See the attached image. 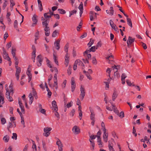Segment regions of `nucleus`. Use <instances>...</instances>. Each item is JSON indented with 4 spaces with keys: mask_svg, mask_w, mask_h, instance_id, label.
I'll list each match as a JSON object with an SVG mask.
<instances>
[{
    "mask_svg": "<svg viewBox=\"0 0 151 151\" xmlns=\"http://www.w3.org/2000/svg\"><path fill=\"white\" fill-rule=\"evenodd\" d=\"M48 24H47V23H43V24H42L43 27H45L44 29V30L45 32V35L47 37L49 36L50 34V27L48 26Z\"/></svg>",
    "mask_w": 151,
    "mask_h": 151,
    "instance_id": "obj_1",
    "label": "nucleus"
},
{
    "mask_svg": "<svg viewBox=\"0 0 151 151\" xmlns=\"http://www.w3.org/2000/svg\"><path fill=\"white\" fill-rule=\"evenodd\" d=\"M52 129V128L51 127H47L45 128L44 129V131L45 133L43 134V135L46 137H48L50 134V133L49 132Z\"/></svg>",
    "mask_w": 151,
    "mask_h": 151,
    "instance_id": "obj_2",
    "label": "nucleus"
},
{
    "mask_svg": "<svg viewBox=\"0 0 151 151\" xmlns=\"http://www.w3.org/2000/svg\"><path fill=\"white\" fill-rule=\"evenodd\" d=\"M79 63V65H81L84 67V65L82 63V62L80 60H76L75 61L74 64L73 65V69L74 70H75L77 69V65L78 63Z\"/></svg>",
    "mask_w": 151,
    "mask_h": 151,
    "instance_id": "obj_3",
    "label": "nucleus"
},
{
    "mask_svg": "<svg viewBox=\"0 0 151 151\" xmlns=\"http://www.w3.org/2000/svg\"><path fill=\"white\" fill-rule=\"evenodd\" d=\"M81 94L80 95V97L81 100H83L85 95V90L84 88L81 86L80 88Z\"/></svg>",
    "mask_w": 151,
    "mask_h": 151,
    "instance_id": "obj_4",
    "label": "nucleus"
},
{
    "mask_svg": "<svg viewBox=\"0 0 151 151\" xmlns=\"http://www.w3.org/2000/svg\"><path fill=\"white\" fill-rule=\"evenodd\" d=\"M37 66L38 67L41 66L43 61V59H42V55H40L37 56Z\"/></svg>",
    "mask_w": 151,
    "mask_h": 151,
    "instance_id": "obj_5",
    "label": "nucleus"
},
{
    "mask_svg": "<svg viewBox=\"0 0 151 151\" xmlns=\"http://www.w3.org/2000/svg\"><path fill=\"white\" fill-rule=\"evenodd\" d=\"M135 40L134 38H132L131 37L129 36L128 40L127 41V44L128 47H130V45L134 42Z\"/></svg>",
    "mask_w": 151,
    "mask_h": 151,
    "instance_id": "obj_6",
    "label": "nucleus"
},
{
    "mask_svg": "<svg viewBox=\"0 0 151 151\" xmlns=\"http://www.w3.org/2000/svg\"><path fill=\"white\" fill-rule=\"evenodd\" d=\"M56 144L58 146L59 150V151H63V145L60 140L58 139L57 141Z\"/></svg>",
    "mask_w": 151,
    "mask_h": 151,
    "instance_id": "obj_7",
    "label": "nucleus"
},
{
    "mask_svg": "<svg viewBox=\"0 0 151 151\" xmlns=\"http://www.w3.org/2000/svg\"><path fill=\"white\" fill-rule=\"evenodd\" d=\"M111 69V68H108L106 70V72L108 74H107V76L109 77V78H108L107 80H106L107 81V82H108L109 83H110V82L111 80L114 79H112V78L110 76V73Z\"/></svg>",
    "mask_w": 151,
    "mask_h": 151,
    "instance_id": "obj_8",
    "label": "nucleus"
},
{
    "mask_svg": "<svg viewBox=\"0 0 151 151\" xmlns=\"http://www.w3.org/2000/svg\"><path fill=\"white\" fill-rule=\"evenodd\" d=\"M44 18L45 19V21L42 22V24H43V23L49 24L50 22V16H49V15H47V14L46 13H44Z\"/></svg>",
    "mask_w": 151,
    "mask_h": 151,
    "instance_id": "obj_9",
    "label": "nucleus"
},
{
    "mask_svg": "<svg viewBox=\"0 0 151 151\" xmlns=\"http://www.w3.org/2000/svg\"><path fill=\"white\" fill-rule=\"evenodd\" d=\"M72 130L75 134H78L80 132V129L78 128L77 126H75L73 128Z\"/></svg>",
    "mask_w": 151,
    "mask_h": 151,
    "instance_id": "obj_10",
    "label": "nucleus"
},
{
    "mask_svg": "<svg viewBox=\"0 0 151 151\" xmlns=\"http://www.w3.org/2000/svg\"><path fill=\"white\" fill-rule=\"evenodd\" d=\"M52 104L55 111H58V107L56 101L55 100H53L52 102Z\"/></svg>",
    "mask_w": 151,
    "mask_h": 151,
    "instance_id": "obj_11",
    "label": "nucleus"
},
{
    "mask_svg": "<svg viewBox=\"0 0 151 151\" xmlns=\"http://www.w3.org/2000/svg\"><path fill=\"white\" fill-rule=\"evenodd\" d=\"M60 40H58L55 41L54 43L55 45V47L56 49L57 50H59L60 48Z\"/></svg>",
    "mask_w": 151,
    "mask_h": 151,
    "instance_id": "obj_12",
    "label": "nucleus"
},
{
    "mask_svg": "<svg viewBox=\"0 0 151 151\" xmlns=\"http://www.w3.org/2000/svg\"><path fill=\"white\" fill-rule=\"evenodd\" d=\"M97 142L98 143V145H99V147L101 148L103 147L102 145V143L101 141V138L100 137V136H97Z\"/></svg>",
    "mask_w": 151,
    "mask_h": 151,
    "instance_id": "obj_13",
    "label": "nucleus"
},
{
    "mask_svg": "<svg viewBox=\"0 0 151 151\" xmlns=\"http://www.w3.org/2000/svg\"><path fill=\"white\" fill-rule=\"evenodd\" d=\"M37 17L35 15H34L32 17V19L33 23L32 24V26L33 27L34 26V24H36L37 23Z\"/></svg>",
    "mask_w": 151,
    "mask_h": 151,
    "instance_id": "obj_14",
    "label": "nucleus"
},
{
    "mask_svg": "<svg viewBox=\"0 0 151 151\" xmlns=\"http://www.w3.org/2000/svg\"><path fill=\"white\" fill-rule=\"evenodd\" d=\"M65 61L66 63L65 64L67 66L68 65L69 62V57L68 56V53H66L65 56Z\"/></svg>",
    "mask_w": 151,
    "mask_h": 151,
    "instance_id": "obj_15",
    "label": "nucleus"
},
{
    "mask_svg": "<svg viewBox=\"0 0 151 151\" xmlns=\"http://www.w3.org/2000/svg\"><path fill=\"white\" fill-rule=\"evenodd\" d=\"M29 104L30 105L34 101V97L32 96V94L30 93L29 95Z\"/></svg>",
    "mask_w": 151,
    "mask_h": 151,
    "instance_id": "obj_16",
    "label": "nucleus"
},
{
    "mask_svg": "<svg viewBox=\"0 0 151 151\" xmlns=\"http://www.w3.org/2000/svg\"><path fill=\"white\" fill-rule=\"evenodd\" d=\"M127 24L131 27H132V22L130 18H127Z\"/></svg>",
    "mask_w": 151,
    "mask_h": 151,
    "instance_id": "obj_17",
    "label": "nucleus"
},
{
    "mask_svg": "<svg viewBox=\"0 0 151 151\" xmlns=\"http://www.w3.org/2000/svg\"><path fill=\"white\" fill-rule=\"evenodd\" d=\"M15 68L16 69V72L15 74L19 75V73L21 71V69L20 67H19L18 66H15Z\"/></svg>",
    "mask_w": 151,
    "mask_h": 151,
    "instance_id": "obj_18",
    "label": "nucleus"
},
{
    "mask_svg": "<svg viewBox=\"0 0 151 151\" xmlns=\"http://www.w3.org/2000/svg\"><path fill=\"white\" fill-rule=\"evenodd\" d=\"M69 46V43L68 42H67L66 44L65 45V46L64 47V51L66 52V53H68Z\"/></svg>",
    "mask_w": 151,
    "mask_h": 151,
    "instance_id": "obj_19",
    "label": "nucleus"
},
{
    "mask_svg": "<svg viewBox=\"0 0 151 151\" xmlns=\"http://www.w3.org/2000/svg\"><path fill=\"white\" fill-rule=\"evenodd\" d=\"M14 28L16 29L18 32L19 30L18 29V22L17 20H15L14 23Z\"/></svg>",
    "mask_w": 151,
    "mask_h": 151,
    "instance_id": "obj_20",
    "label": "nucleus"
},
{
    "mask_svg": "<svg viewBox=\"0 0 151 151\" xmlns=\"http://www.w3.org/2000/svg\"><path fill=\"white\" fill-rule=\"evenodd\" d=\"M112 108V109L114 110V112L117 115L119 114V111L117 109L116 107L114 105H113V107Z\"/></svg>",
    "mask_w": 151,
    "mask_h": 151,
    "instance_id": "obj_21",
    "label": "nucleus"
},
{
    "mask_svg": "<svg viewBox=\"0 0 151 151\" xmlns=\"http://www.w3.org/2000/svg\"><path fill=\"white\" fill-rule=\"evenodd\" d=\"M13 127V124H12V122H9L7 126V128L8 130L11 132V130L9 129L10 128H12Z\"/></svg>",
    "mask_w": 151,
    "mask_h": 151,
    "instance_id": "obj_22",
    "label": "nucleus"
},
{
    "mask_svg": "<svg viewBox=\"0 0 151 151\" xmlns=\"http://www.w3.org/2000/svg\"><path fill=\"white\" fill-rule=\"evenodd\" d=\"M3 139L5 142H8L9 139V137L7 135H6L4 137Z\"/></svg>",
    "mask_w": 151,
    "mask_h": 151,
    "instance_id": "obj_23",
    "label": "nucleus"
},
{
    "mask_svg": "<svg viewBox=\"0 0 151 151\" xmlns=\"http://www.w3.org/2000/svg\"><path fill=\"white\" fill-rule=\"evenodd\" d=\"M89 141L91 143V145H92V150H93L94 149L95 145L94 142L93 140H91V139H89Z\"/></svg>",
    "mask_w": 151,
    "mask_h": 151,
    "instance_id": "obj_24",
    "label": "nucleus"
},
{
    "mask_svg": "<svg viewBox=\"0 0 151 151\" xmlns=\"http://www.w3.org/2000/svg\"><path fill=\"white\" fill-rule=\"evenodd\" d=\"M53 58L54 60V62L57 65H58V61L57 59V57L56 56L53 54Z\"/></svg>",
    "mask_w": 151,
    "mask_h": 151,
    "instance_id": "obj_25",
    "label": "nucleus"
},
{
    "mask_svg": "<svg viewBox=\"0 0 151 151\" xmlns=\"http://www.w3.org/2000/svg\"><path fill=\"white\" fill-rule=\"evenodd\" d=\"M58 33V31L56 30H55L53 31L52 34V37H54L57 36V34Z\"/></svg>",
    "mask_w": 151,
    "mask_h": 151,
    "instance_id": "obj_26",
    "label": "nucleus"
},
{
    "mask_svg": "<svg viewBox=\"0 0 151 151\" xmlns=\"http://www.w3.org/2000/svg\"><path fill=\"white\" fill-rule=\"evenodd\" d=\"M102 45V43L101 41H99L97 44L95 46L96 49H97L99 47H101Z\"/></svg>",
    "mask_w": 151,
    "mask_h": 151,
    "instance_id": "obj_27",
    "label": "nucleus"
},
{
    "mask_svg": "<svg viewBox=\"0 0 151 151\" xmlns=\"http://www.w3.org/2000/svg\"><path fill=\"white\" fill-rule=\"evenodd\" d=\"M13 84L12 83V82L11 83L10 85L9 86V88L10 89V92H12V94H13Z\"/></svg>",
    "mask_w": 151,
    "mask_h": 151,
    "instance_id": "obj_28",
    "label": "nucleus"
},
{
    "mask_svg": "<svg viewBox=\"0 0 151 151\" xmlns=\"http://www.w3.org/2000/svg\"><path fill=\"white\" fill-rule=\"evenodd\" d=\"M6 97L7 98H8V96H10V93H11L12 94V92H10V91L9 92V89L7 88L6 89Z\"/></svg>",
    "mask_w": 151,
    "mask_h": 151,
    "instance_id": "obj_29",
    "label": "nucleus"
},
{
    "mask_svg": "<svg viewBox=\"0 0 151 151\" xmlns=\"http://www.w3.org/2000/svg\"><path fill=\"white\" fill-rule=\"evenodd\" d=\"M109 144H110L111 146L112 147L113 146V143L115 142L114 139L113 138H111L110 140H109Z\"/></svg>",
    "mask_w": 151,
    "mask_h": 151,
    "instance_id": "obj_30",
    "label": "nucleus"
},
{
    "mask_svg": "<svg viewBox=\"0 0 151 151\" xmlns=\"http://www.w3.org/2000/svg\"><path fill=\"white\" fill-rule=\"evenodd\" d=\"M117 95L115 92L113 93L112 95V100L114 101L116 98L117 97Z\"/></svg>",
    "mask_w": 151,
    "mask_h": 151,
    "instance_id": "obj_31",
    "label": "nucleus"
},
{
    "mask_svg": "<svg viewBox=\"0 0 151 151\" xmlns=\"http://www.w3.org/2000/svg\"><path fill=\"white\" fill-rule=\"evenodd\" d=\"M58 11H59V13L61 14H64L65 13V11L63 9H59Z\"/></svg>",
    "mask_w": 151,
    "mask_h": 151,
    "instance_id": "obj_32",
    "label": "nucleus"
},
{
    "mask_svg": "<svg viewBox=\"0 0 151 151\" xmlns=\"http://www.w3.org/2000/svg\"><path fill=\"white\" fill-rule=\"evenodd\" d=\"M117 115L121 118H122L124 117V113L123 111H122L120 113H119V114Z\"/></svg>",
    "mask_w": 151,
    "mask_h": 151,
    "instance_id": "obj_33",
    "label": "nucleus"
},
{
    "mask_svg": "<svg viewBox=\"0 0 151 151\" xmlns=\"http://www.w3.org/2000/svg\"><path fill=\"white\" fill-rule=\"evenodd\" d=\"M114 66H113L112 67L113 70L114 71H115L116 70H117L118 69L120 68V65L116 66L115 65H114Z\"/></svg>",
    "mask_w": 151,
    "mask_h": 151,
    "instance_id": "obj_34",
    "label": "nucleus"
},
{
    "mask_svg": "<svg viewBox=\"0 0 151 151\" xmlns=\"http://www.w3.org/2000/svg\"><path fill=\"white\" fill-rule=\"evenodd\" d=\"M31 66L30 65H29L28 66V67L27 68V75L28 74L29 75V74H32L31 72V69H30V67Z\"/></svg>",
    "mask_w": 151,
    "mask_h": 151,
    "instance_id": "obj_35",
    "label": "nucleus"
},
{
    "mask_svg": "<svg viewBox=\"0 0 151 151\" xmlns=\"http://www.w3.org/2000/svg\"><path fill=\"white\" fill-rule=\"evenodd\" d=\"M114 75L115 76H116L117 78H119L120 76L119 74L117 72V70L114 72Z\"/></svg>",
    "mask_w": 151,
    "mask_h": 151,
    "instance_id": "obj_36",
    "label": "nucleus"
},
{
    "mask_svg": "<svg viewBox=\"0 0 151 151\" xmlns=\"http://www.w3.org/2000/svg\"><path fill=\"white\" fill-rule=\"evenodd\" d=\"M16 49L15 48H12V54L13 57L16 55Z\"/></svg>",
    "mask_w": 151,
    "mask_h": 151,
    "instance_id": "obj_37",
    "label": "nucleus"
},
{
    "mask_svg": "<svg viewBox=\"0 0 151 151\" xmlns=\"http://www.w3.org/2000/svg\"><path fill=\"white\" fill-rule=\"evenodd\" d=\"M77 12V11L76 10H73L70 12V15L69 17H70L71 16L74 14H76Z\"/></svg>",
    "mask_w": 151,
    "mask_h": 151,
    "instance_id": "obj_38",
    "label": "nucleus"
},
{
    "mask_svg": "<svg viewBox=\"0 0 151 151\" xmlns=\"http://www.w3.org/2000/svg\"><path fill=\"white\" fill-rule=\"evenodd\" d=\"M104 83L106 85L105 89L106 90L108 89L109 88V83L108 82L104 81Z\"/></svg>",
    "mask_w": 151,
    "mask_h": 151,
    "instance_id": "obj_39",
    "label": "nucleus"
},
{
    "mask_svg": "<svg viewBox=\"0 0 151 151\" xmlns=\"http://www.w3.org/2000/svg\"><path fill=\"white\" fill-rule=\"evenodd\" d=\"M32 95L34 96L37 95V93L34 87L32 88Z\"/></svg>",
    "mask_w": 151,
    "mask_h": 151,
    "instance_id": "obj_40",
    "label": "nucleus"
},
{
    "mask_svg": "<svg viewBox=\"0 0 151 151\" xmlns=\"http://www.w3.org/2000/svg\"><path fill=\"white\" fill-rule=\"evenodd\" d=\"M32 95L34 96L37 95V93L34 87L32 88Z\"/></svg>",
    "mask_w": 151,
    "mask_h": 151,
    "instance_id": "obj_41",
    "label": "nucleus"
},
{
    "mask_svg": "<svg viewBox=\"0 0 151 151\" xmlns=\"http://www.w3.org/2000/svg\"><path fill=\"white\" fill-rule=\"evenodd\" d=\"M19 107L21 108V111L23 114H24L25 113V110L24 109V107L23 105H20Z\"/></svg>",
    "mask_w": 151,
    "mask_h": 151,
    "instance_id": "obj_42",
    "label": "nucleus"
},
{
    "mask_svg": "<svg viewBox=\"0 0 151 151\" xmlns=\"http://www.w3.org/2000/svg\"><path fill=\"white\" fill-rule=\"evenodd\" d=\"M13 135L12 136V138L15 140H17V135L16 133H13Z\"/></svg>",
    "mask_w": 151,
    "mask_h": 151,
    "instance_id": "obj_43",
    "label": "nucleus"
},
{
    "mask_svg": "<svg viewBox=\"0 0 151 151\" xmlns=\"http://www.w3.org/2000/svg\"><path fill=\"white\" fill-rule=\"evenodd\" d=\"M5 55V56H4V59H6L8 61H10V60L11 58L9 56L8 54H6V55Z\"/></svg>",
    "mask_w": 151,
    "mask_h": 151,
    "instance_id": "obj_44",
    "label": "nucleus"
},
{
    "mask_svg": "<svg viewBox=\"0 0 151 151\" xmlns=\"http://www.w3.org/2000/svg\"><path fill=\"white\" fill-rule=\"evenodd\" d=\"M112 28L114 29L116 32L118 33L119 32V29L116 24H114V26L113 27V28Z\"/></svg>",
    "mask_w": 151,
    "mask_h": 151,
    "instance_id": "obj_45",
    "label": "nucleus"
},
{
    "mask_svg": "<svg viewBox=\"0 0 151 151\" xmlns=\"http://www.w3.org/2000/svg\"><path fill=\"white\" fill-rule=\"evenodd\" d=\"M75 112V111L74 109H73L70 112V115L72 117L73 116Z\"/></svg>",
    "mask_w": 151,
    "mask_h": 151,
    "instance_id": "obj_46",
    "label": "nucleus"
},
{
    "mask_svg": "<svg viewBox=\"0 0 151 151\" xmlns=\"http://www.w3.org/2000/svg\"><path fill=\"white\" fill-rule=\"evenodd\" d=\"M92 63L94 64H97V61L95 57H93L92 58Z\"/></svg>",
    "mask_w": 151,
    "mask_h": 151,
    "instance_id": "obj_47",
    "label": "nucleus"
},
{
    "mask_svg": "<svg viewBox=\"0 0 151 151\" xmlns=\"http://www.w3.org/2000/svg\"><path fill=\"white\" fill-rule=\"evenodd\" d=\"M47 58V64L48 66L50 68H52V66L51 65L50 63V60Z\"/></svg>",
    "mask_w": 151,
    "mask_h": 151,
    "instance_id": "obj_48",
    "label": "nucleus"
},
{
    "mask_svg": "<svg viewBox=\"0 0 151 151\" xmlns=\"http://www.w3.org/2000/svg\"><path fill=\"white\" fill-rule=\"evenodd\" d=\"M96 48L95 46H93L90 49V51L91 52H94L96 51Z\"/></svg>",
    "mask_w": 151,
    "mask_h": 151,
    "instance_id": "obj_49",
    "label": "nucleus"
},
{
    "mask_svg": "<svg viewBox=\"0 0 151 151\" xmlns=\"http://www.w3.org/2000/svg\"><path fill=\"white\" fill-rule=\"evenodd\" d=\"M126 82L127 84L129 86H132V85H133L131 83V82L129 80H126Z\"/></svg>",
    "mask_w": 151,
    "mask_h": 151,
    "instance_id": "obj_50",
    "label": "nucleus"
},
{
    "mask_svg": "<svg viewBox=\"0 0 151 151\" xmlns=\"http://www.w3.org/2000/svg\"><path fill=\"white\" fill-rule=\"evenodd\" d=\"M2 124H4L6 122V120L4 118H2L1 119Z\"/></svg>",
    "mask_w": 151,
    "mask_h": 151,
    "instance_id": "obj_51",
    "label": "nucleus"
},
{
    "mask_svg": "<svg viewBox=\"0 0 151 151\" xmlns=\"http://www.w3.org/2000/svg\"><path fill=\"white\" fill-rule=\"evenodd\" d=\"M108 147L110 151H115L113 147L111 146L110 144H109Z\"/></svg>",
    "mask_w": 151,
    "mask_h": 151,
    "instance_id": "obj_52",
    "label": "nucleus"
},
{
    "mask_svg": "<svg viewBox=\"0 0 151 151\" xmlns=\"http://www.w3.org/2000/svg\"><path fill=\"white\" fill-rule=\"evenodd\" d=\"M86 76L87 78L90 80H91L92 79V78L89 73H87V74H86Z\"/></svg>",
    "mask_w": 151,
    "mask_h": 151,
    "instance_id": "obj_53",
    "label": "nucleus"
},
{
    "mask_svg": "<svg viewBox=\"0 0 151 151\" xmlns=\"http://www.w3.org/2000/svg\"><path fill=\"white\" fill-rule=\"evenodd\" d=\"M71 68L70 66L69 67L68 69L67 70V72L68 74L69 75H70L71 74Z\"/></svg>",
    "mask_w": 151,
    "mask_h": 151,
    "instance_id": "obj_54",
    "label": "nucleus"
},
{
    "mask_svg": "<svg viewBox=\"0 0 151 151\" xmlns=\"http://www.w3.org/2000/svg\"><path fill=\"white\" fill-rule=\"evenodd\" d=\"M78 9L80 10H83V3L81 2L78 7Z\"/></svg>",
    "mask_w": 151,
    "mask_h": 151,
    "instance_id": "obj_55",
    "label": "nucleus"
},
{
    "mask_svg": "<svg viewBox=\"0 0 151 151\" xmlns=\"http://www.w3.org/2000/svg\"><path fill=\"white\" fill-rule=\"evenodd\" d=\"M72 104L73 102L72 101H71L70 103L67 104V107L68 108L71 107L72 105Z\"/></svg>",
    "mask_w": 151,
    "mask_h": 151,
    "instance_id": "obj_56",
    "label": "nucleus"
},
{
    "mask_svg": "<svg viewBox=\"0 0 151 151\" xmlns=\"http://www.w3.org/2000/svg\"><path fill=\"white\" fill-rule=\"evenodd\" d=\"M91 52V51H90V49L89 50H86L83 52L84 55L86 56V54H88V53Z\"/></svg>",
    "mask_w": 151,
    "mask_h": 151,
    "instance_id": "obj_57",
    "label": "nucleus"
},
{
    "mask_svg": "<svg viewBox=\"0 0 151 151\" xmlns=\"http://www.w3.org/2000/svg\"><path fill=\"white\" fill-rule=\"evenodd\" d=\"M109 23L110 24L112 28H113V27L114 26V25L115 24H114L112 20L111 19L109 20Z\"/></svg>",
    "mask_w": 151,
    "mask_h": 151,
    "instance_id": "obj_58",
    "label": "nucleus"
},
{
    "mask_svg": "<svg viewBox=\"0 0 151 151\" xmlns=\"http://www.w3.org/2000/svg\"><path fill=\"white\" fill-rule=\"evenodd\" d=\"M113 55L109 56L106 58V59L107 60H108L109 61H112L111 59H113Z\"/></svg>",
    "mask_w": 151,
    "mask_h": 151,
    "instance_id": "obj_59",
    "label": "nucleus"
},
{
    "mask_svg": "<svg viewBox=\"0 0 151 151\" xmlns=\"http://www.w3.org/2000/svg\"><path fill=\"white\" fill-rule=\"evenodd\" d=\"M76 87V85H71V91L72 92H73L75 89Z\"/></svg>",
    "mask_w": 151,
    "mask_h": 151,
    "instance_id": "obj_60",
    "label": "nucleus"
},
{
    "mask_svg": "<svg viewBox=\"0 0 151 151\" xmlns=\"http://www.w3.org/2000/svg\"><path fill=\"white\" fill-rule=\"evenodd\" d=\"M39 111L41 113L44 114H45L46 110L45 109H42L40 110H39Z\"/></svg>",
    "mask_w": 151,
    "mask_h": 151,
    "instance_id": "obj_61",
    "label": "nucleus"
},
{
    "mask_svg": "<svg viewBox=\"0 0 151 151\" xmlns=\"http://www.w3.org/2000/svg\"><path fill=\"white\" fill-rule=\"evenodd\" d=\"M71 85H76V84L75 83L74 78L73 77H72L71 79Z\"/></svg>",
    "mask_w": 151,
    "mask_h": 151,
    "instance_id": "obj_62",
    "label": "nucleus"
},
{
    "mask_svg": "<svg viewBox=\"0 0 151 151\" xmlns=\"http://www.w3.org/2000/svg\"><path fill=\"white\" fill-rule=\"evenodd\" d=\"M82 24L81 22H80L79 23L78 26L77 27V30L78 31L79 30V29L81 28V27L82 26Z\"/></svg>",
    "mask_w": 151,
    "mask_h": 151,
    "instance_id": "obj_63",
    "label": "nucleus"
},
{
    "mask_svg": "<svg viewBox=\"0 0 151 151\" xmlns=\"http://www.w3.org/2000/svg\"><path fill=\"white\" fill-rule=\"evenodd\" d=\"M87 33H86V32H84V34H83V35H82L81 37H80V38L81 39H82V38H84L85 37H86V36H87Z\"/></svg>",
    "mask_w": 151,
    "mask_h": 151,
    "instance_id": "obj_64",
    "label": "nucleus"
}]
</instances>
